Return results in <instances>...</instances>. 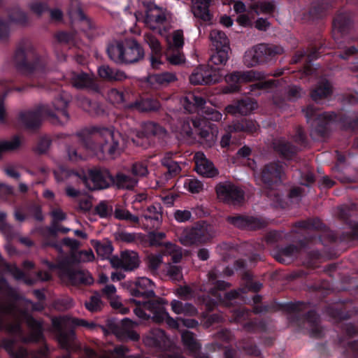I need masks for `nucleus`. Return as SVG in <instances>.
I'll use <instances>...</instances> for the list:
<instances>
[{
    "label": "nucleus",
    "mask_w": 358,
    "mask_h": 358,
    "mask_svg": "<svg viewBox=\"0 0 358 358\" xmlns=\"http://www.w3.org/2000/svg\"><path fill=\"white\" fill-rule=\"evenodd\" d=\"M29 307L38 310L30 300L17 296L5 279H0V329H5L23 343L39 341L43 337L41 323L30 315Z\"/></svg>",
    "instance_id": "nucleus-1"
},
{
    "label": "nucleus",
    "mask_w": 358,
    "mask_h": 358,
    "mask_svg": "<svg viewBox=\"0 0 358 358\" xmlns=\"http://www.w3.org/2000/svg\"><path fill=\"white\" fill-rule=\"evenodd\" d=\"M74 138L84 148L100 158L106 152L110 156L119 155L122 150L120 133L113 127L95 128L91 134L83 131L76 134Z\"/></svg>",
    "instance_id": "nucleus-2"
},
{
    "label": "nucleus",
    "mask_w": 358,
    "mask_h": 358,
    "mask_svg": "<svg viewBox=\"0 0 358 358\" xmlns=\"http://www.w3.org/2000/svg\"><path fill=\"white\" fill-rule=\"evenodd\" d=\"M57 182L71 180L78 182L83 181L90 190H100L108 188L113 185V176L105 168H94L90 169L84 178H80L76 173L60 168L54 172Z\"/></svg>",
    "instance_id": "nucleus-3"
},
{
    "label": "nucleus",
    "mask_w": 358,
    "mask_h": 358,
    "mask_svg": "<svg viewBox=\"0 0 358 358\" xmlns=\"http://www.w3.org/2000/svg\"><path fill=\"white\" fill-rule=\"evenodd\" d=\"M284 176L282 165L279 162H271L266 164L259 176L260 180L266 188H271L268 193L271 205L274 207L284 208L282 194L279 192L273 190V185L279 184Z\"/></svg>",
    "instance_id": "nucleus-4"
},
{
    "label": "nucleus",
    "mask_w": 358,
    "mask_h": 358,
    "mask_svg": "<svg viewBox=\"0 0 358 358\" xmlns=\"http://www.w3.org/2000/svg\"><path fill=\"white\" fill-rule=\"evenodd\" d=\"M53 324L59 329L57 340L60 346L68 351L74 350L76 336L73 330L64 331L63 327H83L86 328L88 321L68 316L60 317L52 320Z\"/></svg>",
    "instance_id": "nucleus-5"
},
{
    "label": "nucleus",
    "mask_w": 358,
    "mask_h": 358,
    "mask_svg": "<svg viewBox=\"0 0 358 358\" xmlns=\"http://www.w3.org/2000/svg\"><path fill=\"white\" fill-rule=\"evenodd\" d=\"M13 60L18 69L30 72L43 73L48 64V58L38 56L32 48H29L26 51L22 48L17 49Z\"/></svg>",
    "instance_id": "nucleus-6"
},
{
    "label": "nucleus",
    "mask_w": 358,
    "mask_h": 358,
    "mask_svg": "<svg viewBox=\"0 0 358 358\" xmlns=\"http://www.w3.org/2000/svg\"><path fill=\"white\" fill-rule=\"evenodd\" d=\"M303 113L307 122L310 123L313 131L318 133L321 136H324L336 122L334 112H324L317 115V109L313 106H307L303 109Z\"/></svg>",
    "instance_id": "nucleus-7"
},
{
    "label": "nucleus",
    "mask_w": 358,
    "mask_h": 358,
    "mask_svg": "<svg viewBox=\"0 0 358 358\" xmlns=\"http://www.w3.org/2000/svg\"><path fill=\"white\" fill-rule=\"evenodd\" d=\"M283 49L274 45L259 44L248 49L244 55L243 63L252 67L267 61L270 57L281 54Z\"/></svg>",
    "instance_id": "nucleus-8"
},
{
    "label": "nucleus",
    "mask_w": 358,
    "mask_h": 358,
    "mask_svg": "<svg viewBox=\"0 0 358 358\" xmlns=\"http://www.w3.org/2000/svg\"><path fill=\"white\" fill-rule=\"evenodd\" d=\"M215 235L213 227L206 222H199L195 227L185 229L179 241L185 246L208 241Z\"/></svg>",
    "instance_id": "nucleus-9"
},
{
    "label": "nucleus",
    "mask_w": 358,
    "mask_h": 358,
    "mask_svg": "<svg viewBox=\"0 0 358 358\" xmlns=\"http://www.w3.org/2000/svg\"><path fill=\"white\" fill-rule=\"evenodd\" d=\"M44 117L50 118L53 124L59 122L48 104H41L34 110L22 111L19 115L20 121L28 129L38 127Z\"/></svg>",
    "instance_id": "nucleus-10"
},
{
    "label": "nucleus",
    "mask_w": 358,
    "mask_h": 358,
    "mask_svg": "<svg viewBox=\"0 0 358 358\" xmlns=\"http://www.w3.org/2000/svg\"><path fill=\"white\" fill-rule=\"evenodd\" d=\"M223 74L220 67L200 66L196 68L189 76V81L194 85H210L220 82Z\"/></svg>",
    "instance_id": "nucleus-11"
},
{
    "label": "nucleus",
    "mask_w": 358,
    "mask_h": 358,
    "mask_svg": "<svg viewBox=\"0 0 358 358\" xmlns=\"http://www.w3.org/2000/svg\"><path fill=\"white\" fill-rule=\"evenodd\" d=\"M124 285L134 297H142L144 300L155 296V283L148 278L139 277L134 281L125 282Z\"/></svg>",
    "instance_id": "nucleus-12"
},
{
    "label": "nucleus",
    "mask_w": 358,
    "mask_h": 358,
    "mask_svg": "<svg viewBox=\"0 0 358 358\" xmlns=\"http://www.w3.org/2000/svg\"><path fill=\"white\" fill-rule=\"evenodd\" d=\"M216 192L220 200L231 206L238 205L244 199L243 191L229 182L218 184Z\"/></svg>",
    "instance_id": "nucleus-13"
},
{
    "label": "nucleus",
    "mask_w": 358,
    "mask_h": 358,
    "mask_svg": "<svg viewBox=\"0 0 358 358\" xmlns=\"http://www.w3.org/2000/svg\"><path fill=\"white\" fill-rule=\"evenodd\" d=\"M204 120L196 117L194 119L183 118L180 120L176 125L173 127V132L176 134L177 138L184 141L193 140V128H199L204 123Z\"/></svg>",
    "instance_id": "nucleus-14"
},
{
    "label": "nucleus",
    "mask_w": 358,
    "mask_h": 358,
    "mask_svg": "<svg viewBox=\"0 0 358 358\" xmlns=\"http://www.w3.org/2000/svg\"><path fill=\"white\" fill-rule=\"evenodd\" d=\"M168 11L155 4H150L143 19L145 24L151 29H156L167 20Z\"/></svg>",
    "instance_id": "nucleus-15"
},
{
    "label": "nucleus",
    "mask_w": 358,
    "mask_h": 358,
    "mask_svg": "<svg viewBox=\"0 0 358 358\" xmlns=\"http://www.w3.org/2000/svg\"><path fill=\"white\" fill-rule=\"evenodd\" d=\"M145 307L153 313L152 320L154 322L157 323L165 322L171 328H179L178 320L170 317L162 302L146 303Z\"/></svg>",
    "instance_id": "nucleus-16"
},
{
    "label": "nucleus",
    "mask_w": 358,
    "mask_h": 358,
    "mask_svg": "<svg viewBox=\"0 0 358 358\" xmlns=\"http://www.w3.org/2000/svg\"><path fill=\"white\" fill-rule=\"evenodd\" d=\"M59 275L63 281H67L73 285H91L94 281L90 272L66 268L64 265L59 273Z\"/></svg>",
    "instance_id": "nucleus-17"
},
{
    "label": "nucleus",
    "mask_w": 358,
    "mask_h": 358,
    "mask_svg": "<svg viewBox=\"0 0 358 358\" xmlns=\"http://www.w3.org/2000/svg\"><path fill=\"white\" fill-rule=\"evenodd\" d=\"M71 100V96L65 92L61 93L52 103L53 109L50 105L49 108L54 113L59 121L56 124H64L69 120V114L66 108Z\"/></svg>",
    "instance_id": "nucleus-18"
},
{
    "label": "nucleus",
    "mask_w": 358,
    "mask_h": 358,
    "mask_svg": "<svg viewBox=\"0 0 358 358\" xmlns=\"http://www.w3.org/2000/svg\"><path fill=\"white\" fill-rule=\"evenodd\" d=\"M209 280L214 285V287L210 290L211 295L215 297V299H213V304L224 302L225 299H235L239 294V292L237 290L231 291L225 293L224 298L223 299L221 295L217 293L215 288L220 290L225 289L229 286V284L224 280L215 281V273L213 271L209 273Z\"/></svg>",
    "instance_id": "nucleus-19"
},
{
    "label": "nucleus",
    "mask_w": 358,
    "mask_h": 358,
    "mask_svg": "<svg viewBox=\"0 0 358 358\" xmlns=\"http://www.w3.org/2000/svg\"><path fill=\"white\" fill-rule=\"evenodd\" d=\"M194 159L196 164L195 170L198 174L206 178H214L219 174L213 163L208 160L203 152H196Z\"/></svg>",
    "instance_id": "nucleus-20"
},
{
    "label": "nucleus",
    "mask_w": 358,
    "mask_h": 358,
    "mask_svg": "<svg viewBox=\"0 0 358 358\" xmlns=\"http://www.w3.org/2000/svg\"><path fill=\"white\" fill-rule=\"evenodd\" d=\"M144 56L141 46L134 39L124 41L122 63H134L138 62Z\"/></svg>",
    "instance_id": "nucleus-21"
},
{
    "label": "nucleus",
    "mask_w": 358,
    "mask_h": 358,
    "mask_svg": "<svg viewBox=\"0 0 358 358\" xmlns=\"http://www.w3.org/2000/svg\"><path fill=\"white\" fill-rule=\"evenodd\" d=\"M227 220L240 229H257L262 228L264 224L260 219L246 215L228 216Z\"/></svg>",
    "instance_id": "nucleus-22"
},
{
    "label": "nucleus",
    "mask_w": 358,
    "mask_h": 358,
    "mask_svg": "<svg viewBox=\"0 0 358 358\" xmlns=\"http://www.w3.org/2000/svg\"><path fill=\"white\" fill-rule=\"evenodd\" d=\"M113 264L124 271H133L138 267L140 259L135 251L125 250L121 252L118 259L113 260Z\"/></svg>",
    "instance_id": "nucleus-23"
},
{
    "label": "nucleus",
    "mask_w": 358,
    "mask_h": 358,
    "mask_svg": "<svg viewBox=\"0 0 358 358\" xmlns=\"http://www.w3.org/2000/svg\"><path fill=\"white\" fill-rule=\"evenodd\" d=\"M136 324L129 318L123 319L121 326L115 331L116 337L121 341H138L140 336L132 329L133 327Z\"/></svg>",
    "instance_id": "nucleus-24"
},
{
    "label": "nucleus",
    "mask_w": 358,
    "mask_h": 358,
    "mask_svg": "<svg viewBox=\"0 0 358 358\" xmlns=\"http://www.w3.org/2000/svg\"><path fill=\"white\" fill-rule=\"evenodd\" d=\"M99 76L108 81H122L127 79L126 73L120 69L104 64L98 68Z\"/></svg>",
    "instance_id": "nucleus-25"
},
{
    "label": "nucleus",
    "mask_w": 358,
    "mask_h": 358,
    "mask_svg": "<svg viewBox=\"0 0 358 358\" xmlns=\"http://www.w3.org/2000/svg\"><path fill=\"white\" fill-rule=\"evenodd\" d=\"M142 217L149 222L153 228H157L162 220V206L159 203H154L147 207Z\"/></svg>",
    "instance_id": "nucleus-26"
},
{
    "label": "nucleus",
    "mask_w": 358,
    "mask_h": 358,
    "mask_svg": "<svg viewBox=\"0 0 358 358\" xmlns=\"http://www.w3.org/2000/svg\"><path fill=\"white\" fill-rule=\"evenodd\" d=\"M210 0H192V11L194 15L203 21H210Z\"/></svg>",
    "instance_id": "nucleus-27"
},
{
    "label": "nucleus",
    "mask_w": 358,
    "mask_h": 358,
    "mask_svg": "<svg viewBox=\"0 0 358 358\" xmlns=\"http://www.w3.org/2000/svg\"><path fill=\"white\" fill-rule=\"evenodd\" d=\"M177 80L176 75L172 72H163L148 76L149 83L154 87L166 86Z\"/></svg>",
    "instance_id": "nucleus-28"
},
{
    "label": "nucleus",
    "mask_w": 358,
    "mask_h": 358,
    "mask_svg": "<svg viewBox=\"0 0 358 358\" xmlns=\"http://www.w3.org/2000/svg\"><path fill=\"white\" fill-rule=\"evenodd\" d=\"M168 340L164 331L159 329H152L143 339L146 345L162 347L166 345Z\"/></svg>",
    "instance_id": "nucleus-29"
},
{
    "label": "nucleus",
    "mask_w": 358,
    "mask_h": 358,
    "mask_svg": "<svg viewBox=\"0 0 358 358\" xmlns=\"http://www.w3.org/2000/svg\"><path fill=\"white\" fill-rule=\"evenodd\" d=\"M185 110L189 113L196 111L197 108L203 106L206 103V100L199 95L194 93H188L181 99Z\"/></svg>",
    "instance_id": "nucleus-30"
},
{
    "label": "nucleus",
    "mask_w": 358,
    "mask_h": 358,
    "mask_svg": "<svg viewBox=\"0 0 358 358\" xmlns=\"http://www.w3.org/2000/svg\"><path fill=\"white\" fill-rule=\"evenodd\" d=\"M138 184V180L130 175L118 173L113 177V185L119 189H132Z\"/></svg>",
    "instance_id": "nucleus-31"
},
{
    "label": "nucleus",
    "mask_w": 358,
    "mask_h": 358,
    "mask_svg": "<svg viewBox=\"0 0 358 358\" xmlns=\"http://www.w3.org/2000/svg\"><path fill=\"white\" fill-rule=\"evenodd\" d=\"M128 108H135L140 112L157 110L160 108V103L156 99L146 98L136 101L133 103L126 106Z\"/></svg>",
    "instance_id": "nucleus-32"
},
{
    "label": "nucleus",
    "mask_w": 358,
    "mask_h": 358,
    "mask_svg": "<svg viewBox=\"0 0 358 358\" xmlns=\"http://www.w3.org/2000/svg\"><path fill=\"white\" fill-rule=\"evenodd\" d=\"M331 93L330 83L325 79L322 80L312 91L310 96L313 101L320 102L323 99L327 98Z\"/></svg>",
    "instance_id": "nucleus-33"
},
{
    "label": "nucleus",
    "mask_w": 358,
    "mask_h": 358,
    "mask_svg": "<svg viewBox=\"0 0 358 358\" xmlns=\"http://www.w3.org/2000/svg\"><path fill=\"white\" fill-rule=\"evenodd\" d=\"M124 41H114L108 45L107 53L109 58L117 64H122Z\"/></svg>",
    "instance_id": "nucleus-34"
},
{
    "label": "nucleus",
    "mask_w": 358,
    "mask_h": 358,
    "mask_svg": "<svg viewBox=\"0 0 358 358\" xmlns=\"http://www.w3.org/2000/svg\"><path fill=\"white\" fill-rule=\"evenodd\" d=\"M172 310L178 315L183 314L188 316H194L197 314V309L189 303H182L180 301L174 299L171 303Z\"/></svg>",
    "instance_id": "nucleus-35"
},
{
    "label": "nucleus",
    "mask_w": 358,
    "mask_h": 358,
    "mask_svg": "<svg viewBox=\"0 0 358 358\" xmlns=\"http://www.w3.org/2000/svg\"><path fill=\"white\" fill-rule=\"evenodd\" d=\"M165 131L157 124L152 122H143L141 124V131H131V133H136V136L139 138L149 137L164 133Z\"/></svg>",
    "instance_id": "nucleus-36"
},
{
    "label": "nucleus",
    "mask_w": 358,
    "mask_h": 358,
    "mask_svg": "<svg viewBox=\"0 0 358 358\" xmlns=\"http://www.w3.org/2000/svg\"><path fill=\"white\" fill-rule=\"evenodd\" d=\"M71 83L76 89H85L92 85V79L87 73L73 72L71 74Z\"/></svg>",
    "instance_id": "nucleus-37"
},
{
    "label": "nucleus",
    "mask_w": 358,
    "mask_h": 358,
    "mask_svg": "<svg viewBox=\"0 0 358 358\" xmlns=\"http://www.w3.org/2000/svg\"><path fill=\"white\" fill-rule=\"evenodd\" d=\"M210 38L215 49H230L229 41L225 33L218 29H213L210 33Z\"/></svg>",
    "instance_id": "nucleus-38"
},
{
    "label": "nucleus",
    "mask_w": 358,
    "mask_h": 358,
    "mask_svg": "<svg viewBox=\"0 0 358 358\" xmlns=\"http://www.w3.org/2000/svg\"><path fill=\"white\" fill-rule=\"evenodd\" d=\"M297 255V248L289 245L281 248L278 252L274 254L275 258L283 264H289Z\"/></svg>",
    "instance_id": "nucleus-39"
},
{
    "label": "nucleus",
    "mask_w": 358,
    "mask_h": 358,
    "mask_svg": "<svg viewBox=\"0 0 358 358\" xmlns=\"http://www.w3.org/2000/svg\"><path fill=\"white\" fill-rule=\"evenodd\" d=\"M273 148L285 158L290 157L294 153H295L296 150L294 146L282 138L275 139L273 141Z\"/></svg>",
    "instance_id": "nucleus-40"
},
{
    "label": "nucleus",
    "mask_w": 358,
    "mask_h": 358,
    "mask_svg": "<svg viewBox=\"0 0 358 358\" xmlns=\"http://www.w3.org/2000/svg\"><path fill=\"white\" fill-rule=\"evenodd\" d=\"M4 349L13 358H29V355L26 350L20 348H17L16 343L12 340H4L3 342Z\"/></svg>",
    "instance_id": "nucleus-41"
},
{
    "label": "nucleus",
    "mask_w": 358,
    "mask_h": 358,
    "mask_svg": "<svg viewBox=\"0 0 358 358\" xmlns=\"http://www.w3.org/2000/svg\"><path fill=\"white\" fill-rule=\"evenodd\" d=\"M162 254L164 256L171 257V261L175 264L180 262L182 257V249L170 242L164 244Z\"/></svg>",
    "instance_id": "nucleus-42"
},
{
    "label": "nucleus",
    "mask_w": 358,
    "mask_h": 358,
    "mask_svg": "<svg viewBox=\"0 0 358 358\" xmlns=\"http://www.w3.org/2000/svg\"><path fill=\"white\" fill-rule=\"evenodd\" d=\"M133 302L138 304V306L136 307L134 312L135 315L140 318L141 320H148L149 318H152L153 315V313L148 310L146 307H145V303H154V301H141L135 299H131ZM155 302H160L159 301H155Z\"/></svg>",
    "instance_id": "nucleus-43"
},
{
    "label": "nucleus",
    "mask_w": 358,
    "mask_h": 358,
    "mask_svg": "<svg viewBox=\"0 0 358 358\" xmlns=\"http://www.w3.org/2000/svg\"><path fill=\"white\" fill-rule=\"evenodd\" d=\"M113 215L116 219L120 220H124L132 224L139 223V217L122 206H116Z\"/></svg>",
    "instance_id": "nucleus-44"
},
{
    "label": "nucleus",
    "mask_w": 358,
    "mask_h": 358,
    "mask_svg": "<svg viewBox=\"0 0 358 358\" xmlns=\"http://www.w3.org/2000/svg\"><path fill=\"white\" fill-rule=\"evenodd\" d=\"M199 135L203 139V143L208 147H212L215 144L217 140L218 129L216 127H211L212 131L210 132L207 129L199 128Z\"/></svg>",
    "instance_id": "nucleus-45"
},
{
    "label": "nucleus",
    "mask_w": 358,
    "mask_h": 358,
    "mask_svg": "<svg viewBox=\"0 0 358 358\" xmlns=\"http://www.w3.org/2000/svg\"><path fill=\"white\" fill-rule=\"evenodd\" d=\"M225 80L229 86L225 87L222 90L223 93L227 94L238 91L239 90L238 84L241 83L240 71H235L226 76Z\"/></svg>",
    "instance_id": "nucleus-46"
},
{
    "label": "nucleus",
    "mask_w": 358,
    "mask_h": 358,
    "mask_svg": "<svg viewBox=\"0 0 358 358\" xmlns=\"http://www.w3.org/2000/svg\"><path fill=\"white\" fill-rule=\"evenodd\" d=\"M21 145L19 136H13L8 140L0 141V156L4 152H12L17 150Z\"/></svg>",
    "instance_id": "nucleus-47"
},
{
    "label": "nucleus",
    "mask_w": 358,
    "mask_h": 358,
    "mask_svg": "<svg viewBox=\"0 0 358 358\" xmlns=\"http://www.w3.org/2000/svg\"><path fill=\"white\" fill-rule=\"evenodd\" d=\"M229 50L230 49L227 48L216 49V52L210 57V62L215 65V67L224 65L228 61Z\"/></svg>",
    "instance_id": "nucleus-48"
},
{
    "label": "nucleus",
    "mask_w": 358,
    "mask_h": 358,
    "mask_svg": "<svg viewBox=\"0 0 358 358\" xmlns=\"http://www.w3.org/2000/svg\"><path fill=\"white\" fill-rule=\"evenodd\" d=\"M162 164L168 169L167 173L164 174V181H167L170 176L177 174L181 170L178 162L171 160L166 157L162 159Z\"/></svg>",
    "instance_id": "nucleus-49"
},
{
    "label": "nucleus",
    "mask_w": 358,
    "mask_h": 358,
    "mask_svg": "<svg viewBox=\"0 0 358 358\" xmlns=\"http://www.w3.org/2000/svg\"><path fill=\"white\" fill-rule=\"evenodd\" d=\"M183 187L191 193H199L203 187V183L195 178H187L183 181Z\"/></svg>",
    "instance_id": "nucleus-50"
},
{
    "label": "nucleus",
    "mask_w": 358,
    "mask_h": 358,
    "mask_svg": "<svg viewBox=\"0 0 358 358\" xmlns=\"http://www.w3.org/2000/svg\"><path fill=\"white\" fill-rule=\"evenodd\" d=\"M239 114L247 115L257 108V103L249 99L238 101Z\"/></svg>",
    "instance_id": "nucleus-51"
},
{
    "label": "nucleus",
    "mask_w": 358,
    "mask_h": 358,
    "mask_svg": "<svg viewBox=\"0 0 358 358\" xmlns=\"http://www.w3.org/2000/svg\"><path fill=\"white\" fill-rule=\"evenodd\" d=\"M127 94L117 89H111L108 92V99L113 104H124Z\"/></svg>",
    "instance_id": "nucleus-52"
},
{
    "label": "nucleus",
    "mask_w": 358,
    "mask_h": 358,
    "mask_svg": "<svg viewBox=\"0 0 358 358\" xmlns=\"http://www.w3.org/2000/svg\"><path fill=\"white\" fill-rule=\"evenodd\" d=\"M230 131L252 132L256 130V124L252 121L244 120L240 122H236L229 127Z\"/></svg>",
    "instance_id": "nucleus-53"
},
{
    "label": "nucleus",
    "mask_w": 358,
    "mask_h": 358,
    "mask_svg": "<svg viewBox=\"0 0 358 358\" xmlns=\"http://www.w3.org/2000/svg\"><path fill=\"white\" fill-rule=\"evenodd\" d=\"M166 59L173 65H180L183 64L185 61V56L179 51L175 52L173 50L171 49V47H169L166 52Z\"/></svg>",
    "instance_id": "nucleus-54"
},
{
    "label": "nucleus",
    "mask_w": 358,
    "mask_h": 358,
    "mask_svg": "<svg viewBox=\"0 0 358 358\" xmlns=\"http://www.w3.org/2000/svg\"><path fill=\"white\" fill-rule=\"evenodd\" d=\"M62 245L68 246L72 250H76L80 246V242L75 238L67 237L62 240V243L50 244V245L53 247L59 255L63 253Z\"/></svg>",
    "instance_id": "nucleus-55"
},
{
    "label": "nucleus",
    "mask_w": 358,
    "mask_h": 358,
    "mask_svg": "<svg viewBox=\"0 0 358 358\" xmlns=\"http://www.w3.org/2000/svg\"><path fill=\"white\" fill-rule=\"evenodd\" d=\"M27 22V15L19 8L12 9L9 13V22L24 24Z\"/></svg>",
    "instance_id": "nucleus-56"
},
{
    "label": "nucleus",
    "mask_w": 358,
    "mask_h": 358,
    "mask_svg": "<svg viewBox=\"0 0 358 358\" xmlns=\"http://www.w3.org/2000/svg\"><path fill=\"white\" fill-rule=\"evenodd\" d=\"M94 248L99 256L102 259L107 258L113 252V248L110 243L96 241Z\"/></svg>",
    "instance_id": "nucleus-57"
},
{
    "label": "nucleus",
    "mask_w": 358,
    "mask_h": 358,
    "mask_svg": "<svg viewBox=\"0 0 358 358\" xmlns=\"http://www.w3.org/2000/svg\"><path fill=\"white\" fill-rule=\"evenodd\" d=\"M85 308L90 312H97L101 310L102 303L101 301L100 295L95 293L92 295L89 301L85 303Z\"/></svg>",
    "instance_id": "nucleus-58"
},
{
    "label": "nucleus",
    "mask_w": 358,
    "mask_h": 358,
    "mask_svg": "<svg viewBox=\"0 0 358 358\" xmlns=\"http://www.w3.org/2000/svg\"><path fill=\"white\" fill-rule=\"evenodd\" d=\"M183 344L189 350H195L199 348L193 334L189 331H185L181 334Z\"/></svg>",
    "instance_id": "nucleus-59"
},
{
    "label": "nucleus",
    "mask_w": 358,
    "mask_h": 358,
    "mask_svg": "<svg viewBox=\"0 0 358 358\" xmlns=\"http://www.w3.org/2000/svg\"><path fill=\"white\" fill-rule=\"evenodd\" d=\"M166 273L172 281L180 282L182 279V268L179 266L169 264Z\"/></svg>",
    "instance_id": "nucleus-60"
},
{
    "label": "nucleus",
    "mask_w": 358,
    "mask_h": 358,
    "mask_svg": "<svg viewBox=\"0 0 358 358\" xmlns=\"http://www.w3.org/2000/svg\"><path fill=\"white\" fill-rule=\"evenodd\" d=\"M97 215L101 218H106L112 215L113 208L106 201H101L95 208Z\"/></svg>",
    "instance_id": "nucleus-61"
},
{
    "label": "nucleus",
    "mask_w": 358,
    "mask_h": 358,
    "mask_svg": "<svg viewBox=\"0 0 358 358\" xmlns=\"http://www.w3.org/2000/svg\"><path fill=\"white\" fill-rule=\"evenodd\" d=\"M203 117L206 120L219 122L222 119L223 115L222 113L213 108H205L202 111Z\"/></svg>",
    "instance_id": "nucleus-62"
},
{
    "label": "nucleus",
    "mask_w": 358,
    "mask_h": 358,
    "mask_svg": "<svg viewBox=\"0 0 358 358\" xmlns=\"http://www.w3.org/2000/svg\"><path fill=\"white\" fill-rule=\"evenodd\" d=\"M240 76L241 83L251 82L263 78L262 73L253 70L240 71Z\"/></svg>",
    "instance_id": "nucleus-63"
},
{
    "label": "nucleus",
    "mask_w": 358,
    "mask_h": 358,
    "mask_svg": "<svg viewBox=\"0 0 358 358\" xmlns=\"http://www.w3.org/2000/svg\"><path fill=\"white\" fill-rule=\"evenodd\" d=\"M274 3L272 1H259L256 6V13L259 14H271L274 10Z\"/></svg>",
    "instance_id": "nucleus-64"
}]
</instances>
